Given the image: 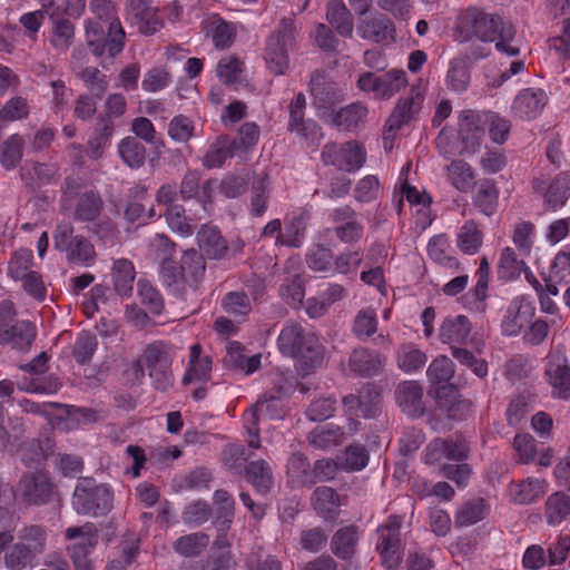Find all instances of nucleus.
<instances>
[{
  "label": "nucleus",
  "mask_w": 570,
  "mask_h": 570,
  "mask_svg": "<svg viewBox=\"0 0 570 570\" xmlns=\"http://www.w3.org/2000/svg\"><path fill=\"white\" fill-rule=\"evenodd\" d=\"M533 315L534 307L532 303L524 297H515L508 306L502 318V334L508 336L518 335L530 323Z\"/></svg>",
  "instance_id": "a211bd4d"
},
{
  "label": "nucleus",
  "mask_w": 570,
  "mask_h": 570,
  "mask_svg": "<svg viewBox=\"0 0 570 570\" xmlns=\"http://www.w3.org/2000/svg\"><path fill=\"white\" fill-rule=\"evenodd\" d=\"M104 200L96 190L79 193L71 199L62 198V209L70 212L75 222L94 223L92 232L99 237H108L117 230L116 224L108 217H102Z\"/></svg>",
  "instance_id": "423d86ee"
},
{
  "label": "nucleus",
  "mask_w": 570,
  "mask_h": 570,
  "mask_svg": "<svg viewBox=\"0 0 570 570\" xmlns=\"http://www.w3.org/2000/svg\"><path fill=\"white\" fill-rule=\"evenodd\" d=\"M395 401L401 411L410 417H421L425 413L423 387L416 381H404L395 389Z\"/></svg>",
  "instance_id": "6ab92c4d"
},
{
  "label": "nucleus",
  "mask_w": 570,
  "mask_h": 570,
  "mask_svg": "<svg viewBox=\"0 0 570 570\" xmlns=\"http://www.w3.org/2000/svg\"><path fill=\"white\" fill-rule=\"evenodd\" d=\"M115 132V124L108 117H98L97 126L88 140L89 156L92 159L102 157L106 148L110 146Z\"/></svg>",
  "instance_id": "a19ab883"
},
{
  "label": "nucleus",
  "mask_w": 570,
  "mask_h": 570,
  "mask_svg": "<svg viewBox=\"0 0 570 570\" xmlns=\"http://www.w3.org/2000/svg\"><path fill=\"white\" fill-rule=\"evenodd\" d=\"M118 155L131 169H139L146 161V147L136 137H125L118 144Z\"/></svg>",
  "instance_id": "3c124183"
},
{
  "label": "nucleus",
  "mask_w": 570,
  "mask_h": 570,
  "mask_svg": "<svg viewBox=\"0 0 570 570\" xmlns=\"http://www.w3.org/2000/svg\"><path fill=\"white\" fill-rule=\"evenodd\" d=\"M125 46V31L119 20H114L108 26V37L104 38L100 43H96L92 49L95 56L100 57L105 52L109 57H115L120 53Z\"/></svg>",
  "instance_id": "5fc2aeb1"
},
{
  "label": "nucleus",
  "mask_w": 570,
  "mask_h": 570,
  "mask_svg": "<svg viewBox=\"0 0 570 570\" xmlns=\"http://www.w3.org/2000/svg\"><path fill=\"white\" fill-rule=\"evenodd\" d=\"M500 190L493 179H483L473 197L474 206L485 216H492L499 204Z\"/></svg>",
  "instance_id": "09e8293b"
},
{
  "label": "nucleus",
  "mask_w": 570,
  "mask_h": 570,
  "mask_svg": "<svg viewBox=\"0 0 570 570\" xmlns=\"http://www.w3.org/2000/svg\"><path fill=\"white\" fill-rule=\"evenodd\" d=\"M174 350L169 343L154 341L146 345L141 356L134 362L132 367L137 376H144V368L149 372V377L156 390L165 392L174 385L173 362Z\"/></svg>",
  "instance_id": "39448f33"
},
{
  "label": "nucleus",
  "mask_w": 570,
  "mask_h": 570,
  "mask_svg": "<svg viewBox=\"0 0 570 570\" xmlns=\"http://www.w3.org/2000/svg\"><path fill=\"white\" fill-rule=\"evenodd\" d=\"M66 539L77 542L68 547L69 556L76 570H94V564L89 559L96 548L99 534L94 523L87 522L80 527H69L65 532Z\"/></svg>",
  "instance_id": "9d476101"
},
{
  "label": "nucleus",
  "mask_w": 570,
  "mask_h": 570,
  "mask_svg": "<svg viewBox=\"0 0 570 570\" xmlns=\"http://www.w3.org/2000/svg\"><path fill=\"white\" fill-rule=\"evenodd\" d=\"M321 157L326 166H334L338 170L354 173L365 164L366 150L356 140L344 144L327 142L322 148Z\"/></svg>",
  "instance_id": "1a4fd4ad"
},
{
  "label": "nucleus",
  "mask_w": 570,
  "mask_h": 570,
  "mask_svg": "<svg viewBox=\"0 0 570 570\" xmlns=\"http://www.w3.org/2000/svg\"><path fill=\"white\" fill-rule=\"evenodd\" d=\"M454 37L459 42H469L473 38L482 42H494L495 49L508 57L520 55L513 23L499 13L487 12L479 6H468L458 12Z\"/></svg>",
  "instance_id": "f257e3e1"
},
{
  "label": "nucleus",
  "mask_w": 570,
  "mask_h": 570,
  "mask_svg": "<svg viewBox=\"0 0 570 570\" xmlns=\"http://www.w3.org/2000/svg\"><path fill=\"white\" fill-rule=\"evenodd\" d=\"M24 139L19 134H13L0 145V164L10 170L16 168L23 156Z\"/></svg>",
  "instance_id": "052dcab7"
},
{
  "label": "nucleus",
  "mask_w": 570,
  "mask_h": 570,
  "mask_svg": "<svg viewBox=\"0 0 570 570\" xmlns=\"http://www.w3.org/2000/svg\"><path fill=\"white\" fill-rule=\"evenodd\" d=\"M364 262V252L361 247H346L334 255V275H348L356 273Z\"/></svg>",
  "instance_id": "0e129e2a"
},
{
  "label": "nucleus",
  "mask_w": 570,
  "mask_h": 570,
  "mask_svg": "<svg viewBox=\"0 0 570 570\" xmlns=\"http://www.w3.org/2000/svg\"><path fill=\"white\" fill-rule=\"evenodd\" d=\"M544 374L552 387V395L561 400L570 399V366L564 358L550 356Z\"/></svg>",
  "instance_id": "5701e85b"
},
{
  "label": "nucleus",
  "mask_w": 570,
  "mask_h": 570,
  "mask_svg": "<svg viewBox=\"0 0 570 570\" xmlns=\"http://www.w3.org/2000/svg\"><path fill=\"white\" fill-rule=\"evenodd\" d=\"M382 364L383 361L380 354L365 347L355 348L348 358L351 372L364 377L377 374Z\"/></svg>",
  "instance_id": "f704fd0d"
},
{
  "label": "nucleus",
  "mask_w": 570,
  "mask_h": 570,
  "mask_svg": "<svg viewBox=\"0 0 570 570\" xmlns=\"http://www.w3.org/2000/svg\"><path fill=\"white\" fill-rule=\"evenodd\" d=\"M483 235L474 220H466L456 236V245L464 254L478 253L482 245Z\"/></svg>",
  "instance_id": "e2e57ef3"
},
{
  "label": "nucleus",
  "mask_w": 570,
  "mask_h": 570,
  "mask_svg": "<svg viewBox=\"0 0 570 570\" xmlns=\"http://www.w3.org/2000/svg\"><path fill=\"white\" fill-rule=\"evenodd\" d=\"M199 248L210 259L223 258L229 249L216 226L204 225L197 234Z\"/></svg>",
  "instance_id": "72a5a7b5"
},
{
  "label": "nucleus",
  "mask_w": 570,
  "mask_h": 570,
  "mask_svg": "<svg viewBox=\"0 0 570 570\" xmlns=\"http://www.w3.org/2000/svg\"><path fill=\"white\" fill-rule=\"evenodd\" d=\"M470 83V71L466 59L455 58L451 60L446 73V85L455 92H463Z\"/></svg>",
  "instance_id": "338daca9"
},
{
  "label": "nucleus",
  "mask_w": 570,
  "mask_h": 570,
  "mask_svg": "<svg viewBox=\"0 0 570 570\" xmlns=\"http://www.w3.org/2000/svg\"><path fill=\"white\" fill-rule=\"evenodd\" d=\"M287 480L292 488H312V468L307 458L302 453H294L287 461Z\"/></svg>",
  "instance_id": "ea45409f"
},
{
  "label": "nucleus",
  "mask_w": 570,
  "mask_h": 570,
  "mask_svg": "<svg viewBox=\"0 0 570 570\" xmlns=\"http://www.w3.org/2000/svg\"><path fill=\"white\" fill-rule=\"evenodd\" d=\"M570 514V498L563 492H556L546 501V518L551 525L561 523Z\"/></svg>",
  "instance_id": "69168bd1"
},
{
  "label": "nucleus",
  "mask_w": 570,
  "mask_h": 570,
  "mask_svg": "<svg viewBox=\"0 0 570 570\" xmlns=\"http://www.w3.org/2000/svg\"><path fill=\"white\" fill-rule=\"evenodd\" d=\"M533 191L539 195L543 205L549 210H557L563 207L569 198L570 171H561L553 178L546 175L532 179Z\"/></svg>",
  "instance_id": "f8f14e48"
},
{
  "label": "nucleus",
  "mask_w": 570,
  "mask_h": 570,
  "mask_svg": "<svg viewBox=\"0 0 570 570\" xmlns=\"http://www.w3.org/2000/svg\"><path fill=\"white\" fill-rule=\"evenodd\" d=\"M39 561L17 541L10 544L3 554V564L8 570L32 569L39 564Z\"/></svg>",
  "instance_id": "4d7b16f0"
},
{
  "label": "nucleus",
  "mask_w": 570,
  "mask_h": 570,
  "mask_svg": "<svg viewBox=\"0 0 570 570\" xmlns=\"http://www.w3.org/2000/svg\"><path fill=\"white\" fill-rule=\"evenodd\" d=\"M37 335L36 326L29 321H18L6 330H0V343L9 344L12 348L27 351Z\"/></svg>",
  "instance_id": "c85d7f7f"
},
{
  "label": "nucleus",
  "mask_w": 570,
  "mask_h": 570,
  "mask_svg": "<svg viewBox=\"0 0 570 570\" xmlns=\"http://www.w3.org/2000/svg\"><path fill=\"white\" fill-rule=\"evenodd\" d=\"M245 474L246 480L262 495L267 494L274 484L272 469L264 460L249 462L245 468Z\"/></svg>",
  "instance_id": "a18cd8bd"
},
{
  "label": "nucleus",
  "mask_w": 570,
  "mask_h": 570,
  "mask_svg": "<svg viewBox=\"0 0 570 570\" xmlns=\"http://www.w3.org/2000/svg\"><path fill=\"white\" fill-rule=\"evenodd\" d=\"M548 102L549 96L543 89L529 87L517 94L510 110L518 119L532 120L542 114Z\"/></svg>",
  "instance_id": "dca6fc26"
},
{
  "label": "nucleus",
  "mask_w": 570,
  "mask_h": 570,
  "mask_svg": "<svg viewBox=\"0 0 570 570\" xmlns=\"http://www.w3.org/2000/svg\"><path fill=\"white\" fill-rule=\"evenodd\" d=\"M75 228L69 222H60L53 232L55 248L66 254L71 263L90 265L95 258L94 245L82 235H73Z\"/></svg>",
  "instance_id": "6e6552de"
},
{
  "label": "nucleus",
  "mask_w": 570,
  "mask_h": 570,
  "mask_svg": "<svg viewBox=\"0 0 570 570\" xmlns=\"http://www.w3.org/2000/svg\"><path fill=\"white\" fill-rule=\"evenodd\" d=\"M212 358L208 355H202L200 344H194L189 348V364L183 377V384H189L194 381H207L210 376Z\"/></svg>",
  "instance_id": "58836bf2"
},
{
  "label": "nucleus",
  "mask_w": 570,
  "mask_h": 570,
  "mask_svg": "<svg viewBox=\"0 0 570 570\" xmlns=\"http://www.w3.org/2000/svg\"><path fill=\"white\" fill-rule=\"evenodd\" d=\"M426 362V354L414 343H404L396 351L397 367L406 374L422 370Z\"/></svg>",
  "instance_id": "49530a36"
},
{
  "label": "nucleus",
  "mask_w": 570,
  "mask_h": 570,
  "mask_svg": "<svg viewBox=\"0 0 570 570\" xmlns=\"http://www.w3.org/2000/svg\"><path fill=\"white\" fill-rule=\"evenodd\" d=\"M357 30L363 39L377 43L394 40L395 35L392 20L379 12L361 19Z\"/></svg>",
  "instance_id": "393cba45"
},
{
  "label": "nucleus",
  "mask_w": 570,
  "mask_h": 570,
  "mask_svg": "<svg viewBox=\"0 0 570 570\" xmlns=\"http://www.w3.org/2000/svg\"><path fill=\"white\" fill-rule=\"evenodd\" d=\"M249 191L248 213L252 217L261 218L268 209L271 197V179L266 171L253 176Z\"/></svg>",
  "instance_id": "cd10ccee"
},
{
  "label": "nucleus",
  "mask_w": 570,
  "mask_h": 570,
  "mask_svg": "<svg viewBox=\"0 0 570 570\" xmlns=\"http://www.w3.org/2000/svg\"><path fill=\"white\" fill-rule=\"evenodd\" d=\"M424 94L425 87L422 80L419 79L411 86L409 95L397 100L386 119L385 122L389 124L390 129L401 130L403 126L417 120L423 107Z\"/></svg>",
  "instance_id": "ddd939ff"
},
{
  "label": "nucleus",
  "mask_w": 570,
  "mask_h": 570,
  "mask_svg": "<svg viewBox=\"0 0 570 570\" xmlns=\"http://www.w3.org/2000/svg\"><path fill=\"white\" fill-rule=\"evenodd\" d=\"M203 30L210 38L216 49L229 48L236 38L237 27L235 22L223 19L217 13L209 14L203 21Z\"/></svg>",
  "instance_id": "aec40b11"
},
{
  "label": "nucleus",
  "mask_w": 570,
  "mask_h": 570,
  "mask_svg": "<svg viewBox=\"0 0 570 570\" xmlns=\"http://www.w3.org/2000/svg\"><path fill=\"white\" fill-rule=\"evenodd\" d=\"M288 130L296 132L302 137L313 135L317 125L311 119H305L306 98L303 92L296 95L295 99L289 104Z\"/></svg>",
  "instance_id": "c9c22d12"
},
{
  "label": "nucleus",
  "mask_w": 570,
  "mask_h": 570,
  "mask_svg": "<svg viewBox=\"0 0 570 570\" xmlns=\"http://www.w3.org/2000/svg\"><path fill=\"white\" fill-rule=\"evenodd\" d=\"M222 307L225 313L239 321H243L252 312V299L244 291H233L225 294L222 299Z\"/></svg>",
  "instance_id": "bf43d9fd"
},
{
  "label": "nucleus",
  "mask_w": 570,
  "mask_h": 570,
  "mask_svg": "<svg viewBox=\"0 0 570 570\" xmlns=\"http://www.w3.org/2000/svg\"><path fill=\"white\" fill-rule=\"evenodd\" d=\"M446 174L452 186L461 191H471L476 181L472 166L463 159H454L446 166Z\"/></svg>",
  "instance_id": "79ce46f5"
},
{
  "label": "nucleus",
  "mask_w": 570,
  "mask_h": 570,
  "mask_svg": "<svg viewBox=\"0 0 570 570\" xmlns=\"http://www.w3.org/2000/svg\"><path fill=\"white\" fill-rule=\"evenodd\" d=\"M523 258H519L517 253L511 247H504L501 250L500 261L498 264V276L502 281H512L518 278L521 273L527 268Z\"/></svg>",
  "instance_id": "13d9d810"
},
{
  "label": "nucleus",
  "mask_w": 570,
  "mask_h": 570,
  "mask_svg": "<svg viewBox=\"0 0 570 570\" xmlns=\"http://www.w3.org/2000/svg\"><path fill=\"white\" fill-rule=\"evenodd\" d=\"M129 11L141 35L151 36L164 26L158 10L151 6V0H130Z\"/></svg>",
  "instance_id": "4be33fe9"
},
{
  "label": "nucleus",
  "mask_w": 570,
  "mask_h": 570,
  "mask_svg": "<svg viewBox=\"0 0 570 570\" xmlns=\"http://www.w3.org/2000/svg\"><path fill=\"white\" fill-rule=\"evenodd\" d=\"M358 540L357 527L341 528L331 539V551L341 560H351L356 552Z\"/></svg>",
  "instance_id": "e433bc0d"
},
{
  "label": "nucleus",
  "mask_w": 570,
  "mask_h": 570,
  "mask_svg": "<svg viewBox=\"0 0 570 570\" xmlns=\"http://www.w3.org/2000/svg\"><path fill=\"white\" fill-rule=\"evenodd\" d=\"M428 255L436 264L452 269L453 272L460 268V262L451 254V245L449 238L443 235L433 236L428 244Z\"/></svg>",
  "instance_id": "c03bdc74"
},
{
  "label": "nucleus",
  "mask_w": 570,
  "mask_h": 570,
  "mask_svg": "<svg viewBox=\"0 0 570 570\" xmlns=\"http://www.w3.org/2000/svg\"><path fill=\"white\" fill-rule=\"evenodd\" d=\"M489 513V504L483 498H474L465 501L454 514V523L458 528L475 524Z\"/></svg>",
  "instance_id": "37998d69"
},
{
  "label": "nucleus",
  "mask_w": 570,
  "mask_h": 570,
  "mask_svg": "<svg viewBox=\"0 0 570 570\" xmlns=\"http://www.w3.org/2000/svg\"><path fill=\"white\" fill-rule=\"evenodd\" d=\"M52 483L43 470L24 473L17 484V495L28 505H42L50 500Z\"/></svg>",
  "instance_id": "2eb2a0df"
},
{
  "label": "nucleus",
  "mask_w": 570,
  "mask_h": 570,
  "mask_svg": "<svg viewBox=\"0 0 570 570\" xmlns=\"http://www.w3.org/2000/svg\"><path fill=\"white\" fill-rule=\"evenodd\" d=\"M48 539V529L42 524H24L17 532V542L38 560L47 550Z\"/></svg>",
  "instance_id": "c756f323"
},
{
  "label": "nucleus",
  "mask_w": 570,
  "mask_h": 570,
  "mask_svg": "<svg viewBox=\"0 0 570 570\" xmlns=\"http://www.w3.org/2000/svg\"><path fill=\"white\" fill-rule=\"evenodd\" d=\"M237 140L228 135H220L210 144L203 157V166L207 169L220 168L228 158L234 156Z\"/></svg>",
  "instance_id": "473e14b6"
},
{
  "label": "nucleus",
  "mask_w": 570,
  "mask_h": 570,
  "mask_svg": "<svg viewBox=\"0 0 570 570\" xmlns=\"http://www.w3.org/2000/svg\"><path fill=\"white\" fill-rule=\"evenodd\" d=\"M307 267L315 273L334 275V254L324 245H314L305 254Z\"/></svg>",
  "instance_id": "864d4df0"
},
{
  "label": "nucleus",
  "mask_w": 570,
  "mask_h": 570,
  "mask_svg": "<svg viewBox=\"0 0 570 570\" xmlns=\"http://www.w3.org/2000/svg\"><path fill=\"white\" fill-rule=\"evenodd\" d=\"M403 522L401 515L392 514L386 522L376 530V549L380 552L382 562L387 570H396L401 561V538L400 530Z\"/></svg>",
  "instance_id": "9b49d317"
},
{
  "label": "nucleus",
  "mask_w": 570,
  "mask_h": 570,
  "mask_svg": "<svg viewBox=\"0 0 570 570\" xmlns=\"http://www.w3.org/2000/svg\"><path fill=\"white\" fill-rule=\"evenodd\" d=\"M261 354L247 356L244 346L238 342H230L224 363L227 367L250 375L261 366Z\"/></svg>",
  "instance_id": "2f4dec72"
},
{
  "label": "nucleus",
  "mask_w": 570,
  "mask_h": 570,
  "mask_svg": "<svg viewBox=\"0 0 570 570\" xmlns=\"http://www.w3.org/2000/svg\"><path fill=\"white\" fill-rule=\"evenodd\" d=\"M114 492L109 484L94 478H79L72 494V507L78 514L105 515L112 509Z\"/></svg>",
  "instance_id": "0eeeda50"
},
{
  "label": "nucleus",
  "mask_w": 570,
  "mask_h": 570,
  "mask_svg": "<svg viewBox=\"0 0 570 570\" xmlns=\"http://www.w3.org/2000/svg\"><path fill=\"white\" fill-rule=\"evenodd\" d=\"M277 347L282 355L295 361V368L302 376L313 373L324 360V347L318 336L295 320L284 323L277 337Z\"/></svg>",
  "instance_id": "f03ea898"
},
{
  "label": "nucleus",
  "mask_w": 570,
  "mask_h": 570,
  "mask_svg": "<svg viewBox=\"0 0 570 570\" xmlns=\"http://www.w3.org/2000/svg\"><path fill=\"white\" fill-rule=\"evenodd\" d=\"M546 487V480L538 478L512 481L508 487L509 499L514 504H531L544 495Z\"/></svg>",
  "instance_id": "bb28decb"
},
{
  "label": "nucleus",
  "mask_w": 570,
  "mask_h": 570,
  "mask_svg": "<svg viewBox=\"0 0 570 570\" xmlns=\"http://www.w3.org/2000/svg\"><path fill=\"white\" fill-rule=\"evenodd\" d=\"M459 135L466 149L478 146L484 135L481 117L473 111H466L460 120Z\"/></svg>",
  "instance_id": "603ef678"
},
{
  "label": "nucleus",
  "mask_w": 570,
  "mask_h": 570,
  "mask_svg": "<svg viewBox=\"0 0 570 570\" xmlns=\"http://www.w3.org/2000/svg\"><path fill=\"white\" fill-rule=\"evenodd\" d=\"M311 503L316 513L325 520L335 519L341 505L337 492L326 485L318 487L313 491Z\"/></svg>",
  "instance_id": "4c0bfd02"
},
{
  "label": "nucleus",
  "mask_w": 570,
  "mask_h": 570,
  "mask_svg": "<svg viewBox=\"0 0 570 570\" xmlns=\"http://www.w3.org/2000/svg\"><path fill=\"white\" fill-rule=\"evenodd\" d=\"M343 435L344 432L340 426H322L309 432L308 441L313 446L326 450L338 445Z\"/></svg>",
  "instance_id": "774afa93"
},
{
  "label": "nucleus",
  "mask_w": 570,
  "mask_h": 570,
  "mask_svg": "<svg viewBox=\"0 0 570 570\" xmlns=\"http://www.w3.org/2000/svg\"><path fill=\"white\" fill-rule=\"evenodd\" d=\"M439 338L452 347L474 343L472 324L465 315L446 316L439 328Z\"/></svg>",
  "instance_id": "f3484780"
},
{
  "label": "nucleus",
  "mask_w": 570,
  "mask_h": 570,
  "mask_svg": "<svg viewBox=\"0 0 570 570\" xmlns=\"http://www.w3.org/2000/svg\"><path fill=\"white\" fill-rule=\"evenodd\" d=\"M299 40L301 32L295 18H282L265 41L264 59L272 73L281 76L286 72L289 67V53L297 49Z\"/></svg>",
  "instance_id": "20e7f679"
},
{
  "label": "nucleus",
  "mask_w": 570,
  "mask_h": 570,
  "mask_svg": "<svg viewBox=\"0 0 570 570\" xmlns=\"http://www.w3.org/2000/svg\"><path fill=\"white\" fill-rule=\"evenodd\" d=\"M309 86L313 104L318 109H330L343 100V92L338 86L320 71L313 73Z\"/></svg>",
  "instance_id": "412c9836"
},
{
  "label": "nucleus",
  "mask_w": 570,
  "mask_h": 570,
  "mask_svg": "<svg viewBox=\"0 0 570 570\" xmlns=\"http://www.w3.org/2000/svg\"><path fill=\"white\" fill-rule=\"evenodd\" d=\"M215 505V519L213 521L218 535L215 546L220 544L223 535H226L235 517V500L226 490L219 489L213 495Z\"/></svg>",
  "instance_id": "b1692460"
},
{
  "label": "nucleus",
  "mask_w": 570,
  "mask_h": 570,
  "mask_svg": "<svg viewBox=\"0 0 570 570\" xmlns=\"http://www.w3.org/2000/svg\"><path fill=\"white\" fill-rule=\"evenodd\" d=\"M311 215L307 210L299 209L285 220V232L276 238L277 247L298 248L306 237L307 224Z\"/></svg>",
  "instance_id": "a878e982"
},
{
  "label": "nucleus",
  "mask_w": 570,
  "mask_h": 570,
  "mask_svg": "<svg viewBox=\"0 0 570 570\" xmlns=\"http://www.w3.org/2000/svg\"><path fill=\"white\" fill-rule=\"evenodd\" d=\"M209 544V535L205 532H193L179 537L173 544L176 553L185 558L198 557Z\"/></svg>",
  "instance_id": "6e6d98bb"
},
{
  "label": "nucleus",
  "mask_w": 570,
  "mask_h": 570,
  "mask_svg": "<svg viewBox=\"0 0 570 570\" xmlns=\"http://www.w3.org/2000/svg\"><path fill=\"white\" fill-rule=\"evenodd\" d=\"M328 220L333 224L335 237L343 244H357L364 236V224L356 210L348 205L332 209Z\"/></svg>",
  "instance_id": "4468645a"
},
{
  "label": "nucleus",
  "mask_w": 570,
  "mask_h": 570,
  "mask_svg": "<svg viewBox=\"0 0 570 570\" xmlns=\"http://www.w3.org/2000/svg\"><path fill=\"white\" fill-rule=\"evenodd\" d=\"M326 19L338 35L345 38L352 37L353 18L343 1L331 0L327 3Z\"/></svg>",
  "instance_id": "8fccbe9b"
},
{
  "label": "nucleus",
  "mask_w": 570,
  "mask_h": 570,
  "mask_svg": "<svg viewBox=\"0 0 570 570\" xmlns=\"http://www.w3.org/2000/svg\"><path fill=\"white\" fill-rule=\"evenodd\" d=\"M206 262L196 249L185 250L180 263H165L159 277L169 294L185 298L189 292L196 293L204 279Z\"/></svg>",
  "instance_id": "7ed1b4c3"
},
{
  "label": "nucleus",
  "mask_w": 570,
  "mask_h": 570,
  "mask_svg": "<svg viewBox=\"0 0 570 570\" xmlns=\"http://www.w3.org/2000/svg\"><path fill=\"white\" fill-rule=\"evenodd\" d=\"M111 276L114 288L120 296H128L132 292L136 271L134 264L127 258H119L114 262Z\"/></svg>",
  "instance_id": "de8ad7c7"
},
{
  "label": "nucleus",
  "mask_w": 570,
  "mask_h": 570,
  "mask_svg": "<svg viewBox=\"0 0 570 570\" xmlns=\"http://www.w3.org/2000/svg\"><path fill=\"white\" fill-rule=\"evenodd\" d=\"M98 344L97 336L91 332L81 331L78 333L71 350L76 363L79 365H88L98 348Z\"/></svg>",
  "instance_id": "680f3d73"
},
{
  "label": "nucleus",
  "mask_w": 570,
  "mask_h": 570,
  "mask_svg": "<svg viewBox=\"0 0 570 570\" xmlns=\"http://www.w3.org/2000/svg\"><path fill=\"white\" fill-rule=\"evenodd\" d=\"M367 112V107L363 102H352L333 112L331 122L341 130L355 131L364 125Z\"/></svg>",
  "instance_id": "7c9ffc66"
}]
</instances>
